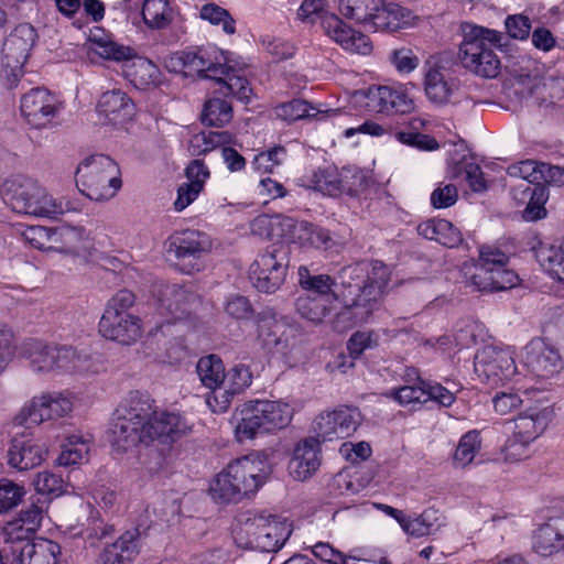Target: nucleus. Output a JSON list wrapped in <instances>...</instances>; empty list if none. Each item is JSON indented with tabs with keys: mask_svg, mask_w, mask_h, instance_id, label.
I'll return each mask as SVG.
<instances>
[{
	"mask_svg": "<svg viewBox=\"0 0 564 564\" xmlns=\"http://www.w3.org/2000/svg\"><path fill=\"white\" fill-rule=\"evenodd\" d=\"M509 79L513 83V86H517L522 100L536 94L542 86V78L538 74H531L523 69L510 74Z\"/></svg>",
	"mask_w": 564,
	"mask_h": 564,
	"instance_id": "nucleus-62",
	"label": "nucleus"
},
{
	"mask_svg": "<svg viewBox=\"0 0 564 564\" xmlns=\"http://www.w3.org/2000/svg\"><path fill=\"white\" fill-rule=\"evenodd\" d=\"M292 527L286 520L253 513L240 520L238 539L246 538L245 546L261 552H276L289 540Z\"/></svg>",
	"mask_w": 564,
	"mask_h": 564,
	"instance_id": "nucleus-9",
	"label": "nucleus"
},
{
	"mask_svg": "<svg viewBox=\"0 0 564 564\" xmlns=\"http://www.w3.org/2000/svg\"><path fill=\"white\" fill-rule=\"evenodd\" d=\"M24 495L25 490L22 486L7 479L0 480V513L17 507Z\"/></svg>",
	"mask_w": 564,
	"mask_h": 564,
	"instance_id": "nucleus-63",
	"label": "nucleus"
},
{
	"mask_svg": "<svg viewBox=\"0 0 564 564\" xmlns=\"http://www.w3.org/2000/svg\"><path fill=\"white\" fill-rule=\"evenodd\" d=\"M494 251L489 246L479 248V261L475 264V273L471 275V284L480 292L494 291Z\"/></svg>",
	"mask_w": 564,
	"mask_h": 564,
	"instance_id": "nucleus-47",
	"label": "nucleus"
},
{
	"mask_svg": "<svg viewBox=\"0 0 564 564\" xmlns=\"http://www.w3.org/2000/svg\"><path fill=\"white\" fill-rule=\"evenodd\" d=\"M410 11L405 10L397 3H388L379 6L369 24L373 31L394 32L408 24Z\"/></svg>",
	"mask_w": 564,
	"mask_h": 564,
	"instance_id": "nucleus-40",
	"label": "nucleus"
},
{
	"mask_svg": "<svg viewBox=\"0 0 564 564\" xmlns=\"http://www.w3.org/2000/svg\"><path fill=\"white\" fill-rule=\"evenodd\" d=\"M297 17L306 23L319 21L326 33V21H328V18L336 15L326 10L325 0H304L297 10Z\"/></svg>",
	"mask_w": 564,
	"mask_h": 564,
	"instance_id": "nucleus-60",
	"label": "nucleus"
},
{
	"mask_svg": "<svg viewBox=\"0 0 564 564\" xmlns=\"http://www.w3.org/2000/svg\"><path fill=\"white\" fill-rule=\"evenodd\" d=\"M290 248L275 242L259 252L249 267V279L263 293H274L283 284L289 268Z\"/></svg>",
	"mask_w": 564,
	"mask_h": 564,
	"instance_id": "nucleus-10",
	"label": "nucleus"
},
{
	"mask_svg": "<svg viewBox=\"0 0 564 564\" xmlns=\"http://www.w3.org/2000/svg\"><path fill=\"white\" fill-rule=\"evenodd\" d=\"M63 109V101L44 87L31 88L20 99L21 116L30 127L35 129L51 127Z\"/></svg>",
	"mask_w": 564,
	"mask_h": 564,
	"instance_id": "nucleus-13",
	"label": "nucleus"
},
{
	"mask_svg": "<svg viewBox=\"0 0 564 564\" xmlns=\"http://www.w3.org/2000/svg\"><path fill=\"white\" fill-rule=\"evenodd\" d=\"M139 531H126L115 542L106 544L95 564H130L139 553Z\"/></svg>",
	"mask_w": 564,
	"mask_h": 564,
	"instance_id": "nucleus-28",
	"label": "nucleus"
},
{
	"mask_svg": "<svg viewBox=\"0 0 564 564\" xmlns=\"http://www.w3.org/2000/svg\"><path fill=\"white\" fill-rule=\"evenodd\" d=\"M524 364L533 376L541 379L552 378L563 367L558 351L542 339H532L525 346Z\"/></svg>",
	"mask_w": 564,
	"mask_h": 564,
	"instance_id": "nucleus-21",
	"label": "nucleus"
},
{
	"mask_svg": "<svg viewBox=\"0 0 564 564\" xmlns=\"http://www.w3.org/2000/svg\"><path fill=\"white\" fill-rule=\"evenodd\" d=\"M98 326L102 337L121 345L130 346L142 337L141 318L134 314L102 315Z\"/></svg>",
	"mask_w": 564,
	"mask_h": 564,
	"instance_id": "nucleus-22",
	"label": "nucleus"
},
{
	"mask_svg": "<svg viewBox=\"0 0 564 564\" xmlns=\"http://www.w3.org/2000/svg\"><path fill=\"white\" fill-rule=\"evenodd\" d=\"M499 183L508 187L511 198L517 205H527L523 210V218L528 221H535L546 216L544 207L549 199V189L544 184L520 181L519 183H507V177L500 175Z\"/></svg>",
	"mask_w": 564,
	"mask_h": 564,
	"instance_id": "nucleus-17",
	"label": "nucleus"
},
{
	"mask_svg": "<svg viewBox=\"0 0 564 564\" xmlns=\"http://www.w3.org/2000/svg\"><path fill=\"white\" fill-rule=\"evenodd\" d=\"M209 249L210 240L207 235L197 230H184L170 238L167 252L174 254L183 272L191 274L202 269L198 260Z\"/></svg>",
	"mask_w": 564,
	"mask_h": 564,
	"instance_id": "nucleus-14",
	"label": "nucleus"
},
{
	"mask_svg": "<svg viewBox=\"0 0 564 564\" xmlns=\"http://www.w3.org/2000/svg\"><path fill=\"white\" fill-rule=\"evenodd\" d=\"M294 218L276 215H259L250 224L253 235L269 239H286L289 240Z\"/></svg>",
	"mask_w": 564,
	"mask_h": 564,
	"instance_id": "nucleus-38",
	"label": "nucleus"
},
{
	"mask_svg": "<svg viewBox=\"0 0 564 564\" xmlns=\"http://www.w3.org/2000/svg\"><path fill=\"white\" fill-rule=\"evenodd\" d=\"M533 550L543 556L564 550V521L554 519L542 524L533 535Z\"/></svg>",
	"mask_w": 564,
	"mask_h": 564,
	"instance_id": "nucleus-33",
	"label": "nucleus"
},
{
	"mask_svg": "<svg viewBox=\"0 0 564 564\" xmlns=\"http://www.w3.org/2000/svg\"><path fill=\"white\" fill-rule=\"evenodd\" d=\"M76 185L91 200H108L122 185L119 166L104 154L88 156L77 166Z\"/></svg>",
	"mask_w": 564,
	"mask_h": 564,
	"instance_id": "nucleus-7",
	"label": "nucleus"
},
{
	"mask_svg": "<svg viewBox=\"0 0 564 564\" xmlns=\"http://www.w3.org/2000/svg\"><path fill=\"white\" fill-rule=\"evenodd\" d=\"M13 425L32 429L47 422L43 392L28 400L12 419Z\"/></svg>",
	"mask_w": 564,
	"mask_h": 564,
	"instance_id": "nucleus-44",
	"label": "nucleus"
},
{
	"mask_svg": "<svg viewBox=\"0 0 564 564\" xmlns=\"http://www.w3.org/2000/svg\"><path fill=\"white\" fill-rule=\"evenodd\" d=\"M509 253L496 248V292L507 291L520 284L519 274L513 269H508Z\"/></svg>",
	"mask_w": 564,
	"mask_h": 564,
	"instance_id": "nucleus-57",
	"label": "nucleus"
},
{
	"mask_svg": "<svg viewBox=\"0 0 564 564\" xmlns=\"http://www.w3.org/2000/svg\"><path fill=\"white\" fill-rule=\"evenodd\" d=\"M541 161L523 160L503 167L496 164V180L499 181L500 175L507 177V183H519L520 181L531 182L532 184L541 183Z\"/></svg>",
	"mask_w": 564,
	"mask_h": 564,
	"instance_id": "nucleus-42",
	"label": "nucleus"
},
{
	"mask_svg": "<svg viewBox=\"0 0 564 564\" xmlns=\"http://www.w3.org/2000/svg\"><path fill=\"white\" fill-rule=\"evenodd\" d=\"M33 485L37 494L46 496L50 499L64 494L65 484L62 476L48 470L37 473Z\"/></svg>",
	"mask_w": 564,
	"mask_h": 564,
	"instance_id": "nucleus-61",
	"label": "nucleus"
},
{
	"mask_svg": "<svg viewBox=\"0 0 564 564\" xmlns=\"http://www.w3.org/2000/svg\"><path fill=\"white\" fill-rule=\"evenodd\" d=\"M516 350L512 346L496 347V389L498 384H519L520 373L518 371Z\"/></svg>",
	"mask_w": 564,
	"mask_h": 564,
	"instance_id": "nucleus-45",
	"label": "nucleus"
},
{
	"mask_svg": "<svg viewBox=\"0 0 564 564\" xmlns=\"http://www.w3.org/2000/svg\"><path fill=\"white\" fill-rule=\"evenodd\" d=\"M21 355L29 360L30 368L41 375H65L79 370L87 358L72 345L50 344L40 339H26Z\"/></svg>",
	"mask_w": 564,
	"mask_h": 564,
	"instance_id": "nucleus-6",
	"label": "nucleus"
},
{
	"mask_svg": "<svg viewBox=\"0 0 564 564\" xmlns=\"http://www.w3.org/2000/svg\"><path fill=\"white\" fill-rule=\"evenodd\" d=\"M452 161L455 177H464L474 192H481L487 188L482 172L479 165L474 163L473 158L463 155L460 160L453 158Z\"/></svg>",
	"mask_w": 564,
	"mask_h": 564,
	"instance_id": "nucleus-53",
	"label": "nucleus"
},
{
	"mask_svg": "<svg viewBox=\"0 0 564 564\" xmlns=\"http://www.w3.org/2000/svg\"><path fill=\"white\" fill-rule=\"evenodd\" d=\"M445 72L446 68L435 61H427L424 65V91L434 104L448 102L456 88L455 82L447 79Z\"/></svg>",
	"mask_w": 564,
	"mask_h": 564,
	"instance_id": "nucleus-29",
	"label": "nucleus"
},
{
	"mask_svg": "<svg viewBox=\"0 0 564 564\" xmlns=\"http://www.w3.org/2000/svg\"><path fill=\"white\" fill-rule=\"evenodd\" d=\"M553 417V406L535 405L529 408L524 414L519 415L517 419H507L499 422V424L503 427L505 434L511 432L514 437H521L531 443L545 431ZM497 423L498 421L496 420Z\"/></svg>",
	"mask_w": 564,
	"mask_h": 564,
	"instance_id": "nucleus-19",
	"label": "nucleus"
},
{
	"mask_svg": "<svg viewBox=\"0 0 564 564\" xmlns=\"http://www.w3.org/2000/svg\"><path fill=\"white\" fill-rule=\"evenodd\" d=\"M197 375L202 383L213 391L212 402L218 403V393L223 388L226 379L225 367L219 357L216 355H208L202 357L196 365Z\"/></svg>",
	"mask_w": 564,
	"mask_h": 564,
	"instance_id": "nucleus-39",
	"label": "nucleus"
},
{
	"mask_svg": "<svg viewBox=\"0 0 564 564\" xmlns=\"http://www.w3.org/2000/svg\"><path fill=\"white\" fill-rule=\"evenodd\" d=\"M218 88L216 93L227 97L232 96L242 102H249L252 89L247 78L237 76L231 67L226 65V73L214 79Z\"/></svg>",
	"mask_w": 564,
	"mask_h": 564,
	"instance_id": "nucleus-43",
	"label": "nucleus"
},
{
	"mask_svg": "<svg viewBox=\"0 0 564 564\" xmlns=\"http://www.w3.org/2000/svg\"><path fill=\"white\" fill-rule=\"evenodd\" d=\"M417 232L420 236L435 240L448 248L458 247L463 241L462 232L451 221L442 218L421 223L417 226Z\"/></svg>",
	"mask_w": 564,
	"mask_h": 564,
	"instance_id": "nucleus-37",
	"label": "nucleus"
},
{
	"mask_svg": "<svg viewBox=\"0 0 564 564\" xmlns=\"http://www.w3.org/2000/svg\"><path fill=\"white\" fill-rule=\"evenodd\" d=\"M98 109L109 121L117 124L131 118L134 105L124 91L112 89L100 96Z\"/></svg>",
	"mask_w": 564,
	"mask_h": 564,
	"instance_id": "nucleus-32",
	"label": "nucleus"
},
{
	"mask_svg": "<svg viewBox=\"0 0 564 564\" xmlns=\"http://www.w3.org/2000/svg\"><path fill=\"white\" fill-rule=\"evenodd\" d=\"M258 338L269 350L288 355L300 343V329L284 318L262 316L258 321Z\"/></svg>",
	"mask_w": 564,
	"mask_h": 564,
	"instance_id": "nucleus-16",
	"label": "nucleus"
},
{
	"mask_svg": "<svg viewBox=\"0 0 564 564\" xmlns=\"http://www.w3.org/2000/svg\"><path fill=\"white\" fill-rule=\"evenodd\" d=\"M326 35L339 44L345 51L361 55H368L372 52L370 39L350 26H348L338 17H330L326 21Z\"/></svg>",
	"mask_w": 564,
	"mask_h": 564,
	"instance_id": "nucleus-25",
	"label": "nucleus"
},
{
	"mask_svg": "<svg viewBox=\"0 0 564 564\" xmlns=\"http://www.w3.org/2000/svg\"><path fill=\"white\" fill-rule=\"evenodd\" d=\"M20 546L12 549L18 553L20 564H57L61 547L57 543L39 538L24 540Z\"/></svg>",
	"mask_w": 564,
	"mask_h": 564,
	"instance_id": "nucleus-30",
	"label": "nucleus"
},
{
	"mask_svg": "<svg viewBox=\"0 0 564 564\" xmlns=\"http://www.w3.org/2000/svg\"><path fill=\"white\" fill-rule=\"evenodd\" d=\"M382 0H339L340 13L357 23L369 25Z\"/></svg>",
	"mask_w": 564,
	"mask_h": 564,
	"instance_id": "nucleus-48",
	"label": "nucleus"
},
{
	"mask_svg": "<svg viewBox=\"0 0 564 564\" xmlns=\"http://www.w3.org/2000/svg\"><path fill=\"white\" fill-rule=\"evenodd\" d=\"M460 31L463 40L457 58L462 67L477 76L494 78V30L463 22Z\"/></svg>",
	"mask_w": 564,
	"mask_h": 564,
	"instance_id": "nucleus-8",
	"label": "nucleus"
},
{
	"mask_svg": "<svg viewBox=\"0 0 564 564\" xmlns=\"http://www.w3.org/2000/svg\"><path fill=\"white\" fill-rule=\"evenodd\" d=\"M437 521V511L429 509L415 518H410L405 516L404 521H402L401 523V528L408 534L419 538L430 535L436 532L437 529L441 527V523H438Z\"/></svg>",
	"mask_w": 564,
	"mask_h": 564,
	"instance_id": "nucleus-51",
	"label": "nucleus"
},
{
	"mask_svg": "<svg viewBox=\"0 0 564 564\" xmlns=\"http://www.w3.org/2000/svg\"><path fill=\"white\" fill-rule=\"evenodd\" d=\"M188 426L181 416H167L163 422L142 425L140 421H132L118 415L112 421L109 440L112 448L118 453H126L139 444L149 445L158 440L162 443L175 442L187 433Z\"/></svg>",
	"mask_w": 564,
	"mask_h": 564,
	"instance_id": "nucleus-2",
	"label": "nucleus"
},
{
	"mask_svg": "<svg viewBox=\"0 0 564 564\" xmlns=\"http://www.w3.org/2000/svg\"><path fill=\"white\" fill-rule=\"evenodd\" d=\"M295 307L303 318L313 323H321L337 308V304L323 300V297L305 294L296 299Z\"/></svg>",
	"mask_w": 564,
	"mask_h": 564,
	"instance_id": "nucleus-46",
	"label": "nucleus"
},
{
	"mask_svg": "<svg viewBox=\"0 0 564 564\" xmlns=\"http://www.w3.org/2000/svg\"><path fill=\"white\" fill-rule=\"evenodd\" d=\"M293 417L290 404L274 400H251L242 404L235 427L239 443L258 434L272 433L286 427Z\"/></svg>",
	"mask_w": 564,
	"mask_h": 564,
	"instance_id": "nucleus-4",
	"label": "nucleus"
},
{
	"mask_svg": "<svg viewBox=\"0 0 564 564\" xmlns=\"http://www.w3.org/2000/svg\"><path fill=\"white\" fill-rule=\"evenodd\" d=\"M89 444L88 441L79 435H72L63 445L62 452L57 458L61 466H73L88 460Z\"/></svg>",
	"mask_w": 564,
	"mask_h": 564,
	"instance_id": "nucleus-52",
	"label": "nucleus"
},
{
	"mask_svg": "<svg viewBox=\"0 0 564 564\" xmlns=\"http://www.w3.org/2000/svg\"><path fill=\"white\" fill-rule=\"evenodd\" d=\"M154 294L158 301V313L167 324L186 317L199 302L197 294L178 284H160Z\"/></svg>",
	"mask_w": 564,
	"mask_h": 564,
	"instance_id": "nucleus-15",
	"label": "nucleus"
},
{
	"mask_svg": "<svg viewBox=\"0 0 564 564\" xmlns=\"http://www.w3.org/2000/svg\"><path fill=\"white\" fill-rule=\"evenodd\" d=\"M294 227L290 232L289 241L305 248L327 250L333 246L329 231L308 221L293 220Z\"/></svg>",
	"mask_w": 564,
	"mask_h": 564,
	"instance_id": "nucleus-35",
	"label": "nucleus"
},
{
	"mask_svg": "<svg viewBox=\"0 0 564 564\" xmlns=\"http://www.w3.org/2000/svg\"><path fill=\"white\" fill-rule=\"evenodd\" d=\"M286 156V150L282 145H275L267 151L256 155L253 164L259 171L272 173L275 166H279Z\"/></svg>",
	"mask_w": 564,
	"mask_h": 564,
	"instance_id": "nucleus-64",
	"label": "nucleus"
},
{
	"mask_svg": "<svg viewBox=\"0 0 564 564\" xmlns=\"http://www.w3.org/2000/svg\"><path fill=\"white\" fill-rule=\"evenodd\" d=\"M36 31L29 23H22L7 36L2 45L1 74L10 88L17 87L24 74V65L35 44Z\"/></svg>",
	"mask_w": 564,
	"mask_h": 564,
	"instance_id": "nucleus-12",
	"label": "nucleus"
},
{
	"mask_svg": "<svg viewBox=\"0 0 564 564\" xmlns=\"http://www.w3.org/2000/svg\"><path fill=\"white\" fill-rule=\"evenodd\" d=\"M319 441L308 437L301 441L294 448L289 462V473L295 480L304 481L311 478L321 466Z\"/></svg>",
	"mask_w": 564,
	"mask_h": 564,
	"instance_id": "nucleus-24",
	"label": "nucleus"
},
{
	"mask_svg": "<svg viewBox=\"0 0 564 564\" xmlns=\"http://www.w3.org/2000/svg\"><path fill=\"white\" fill-rule=\"evenodd\" d=\"M479 448L480 438L478 432H467L460 437L458 442L453 456L454 464L458 467H466L473 462L475 454Z\"/></svg>",
	"mask_w": 564,
	"mask_h": 564,
	"instance_id": "nucleus-59",
	"label": "nucleus"
},
{
	"mask_svg": "<svg viewBox=\"0 0 564 564\" xmlns=\"http://www.w3.org/2000/svg\"><path fill=\"white\" fill-rule=\"evenodd\" d=\"M84 228L61 226L52 228L51 250L72 253L75 252L84 239Z\"/></svg>",
	"mask_w": 564,
	"mask_h": 564,
	"instance_id": "nucleus-50",
	"label": "nucleus"
},
{
	"mask_svg": "<svg viewBox=\"0 0 564 564\" xmlns=\"http://www.w3.org/2000/svg\"><path fill=\"white\" fill-rule=\"evenodd\" d=\"M267 477L264 463L253 456H243L229 463L209 487L212 498L217 502H238L254 494Z\"/></svg>",
	"mask_w": 564,
	"mask_h": 564,
	"instance_id": "nucleus-3",
	"label": "nucleus"
},
{
	"mask_svg": "<svg viewBox=\"0 0 564 564\" xmlns=\"http://www.w3.org/2000/svg\"><path fill=\"white\" fill-rule=\"evenodd\" d=\"M178 61L183 66L197 72L204 78L214 80L217 75L226 73V65L214 61L208 50L203 47L181 52Z\"/></svg>",
	"mask_w": 564,
	"mask_h": 564,
	"instance_id": "nucleus-36",
	"label": "nucleus"
},
{
	"mask_svg": "<svg viewBox=\"0 0 564 564\" xmlns=\"http://www.w3.org/2000/svg\"><path fill=\"white\" fill-rule=\"evenodd\" d=\"M361 414L356 408L343 406L321 413L314 421L313 430L323 441L349 437L359 426Z\"/></svg>",
	"mask_w": 564,
	"mask_h": 564,
	"instance_id": "nucleus-18",
	"label": "nucleus"
},
{
	"mask_svg": "<svg viewBox=\"0 0 564 564\" xmlns=\"http://www.w3.org/2000/svg\"><path fill=\"white\" fill-rule=\"evenodd\" d=\"M314 188L329 196H337L344 192L355 195L364 183V175L358 171L327 166L318 169L313 176Z\"/></svg>",
	"mask_w": 564,
	"mask_h": 564,
	"instance_id": "nucleus-20",
	"label": "nucleus"
},
{
	"mask_svg": "<svg viewBox=\"0 0 564 564\" xmlns=\"http://www.w3.org/2000/svg\"><path fill=\"white\" fill-rule=\"evenodd\" d=\"M299 282L300 285L317 297H323L328 302L338 304V295L334 291L336 281L328 274H311L306 267L299 268Z\"/></svg>",
	"mask_w": 564,
	"mask_h": 564,
	"instance_id": "nucleus-41",
	"label": "nucleus"
},
{
	"mask_svg": "<svg viewBox=\"0 0 564 564\" xmlns=\"http://www.w3.org/2000/svg\"><path fill=\"white\" fill-rule=\"evenodd\" d=\"M368 106L377 112L410 113L414 102L406 93L389 86L369 90Z\"/></svg>",
	"mask_w": 564,
	"mask_h": 564,
	"instance_id": "nucleus-27",
	"label": "nucleus"
},
{
	"mask_svg": "<svg viewBox=\"0 0 564 564\" xmlns=\"http://www.w3.org/2000/svg\"><path fill=\"white\" fill-rule=\"evenodd\" d=\"M43 394L47 422L63 419L73 411L74 401L70 393L62 391H45Z\"/></svg>",
	"mask_w": 564,
	"mask_h": 564,
	"instance_id": "nucleus-54",
	"label": "nucleus"
},
{
	"mask_svg": "<svg viewBox=\"0 0 564 564\" xmlns=\"http://www.w3.org/2000/svg\"><path fill=\"white\" fill-rule=\"evenodd\" d=\"M0 194L3 202L15 213L46 218L64 213L61 202L53 198L36 181L25 176L6 180Z\"/></svg>",
	"mask_w": 564,
	"mask_h": 564,
	"instance_id": "nucleus-5",
	"label": "nucleus"
},
{
	"mask_svg": "<svg viewBox=\"0 0 564 564\" xmlns=\"http://www.w3.org/2000/svg\"><path fill=\"white\" fill-rule=\"evenodd\" d=\"M44 460L43 448L31 440L14 437L8 449V464L18 470L32 469Z\"/></svg>",
	"mask_w": 564,
	"mask_h": 564,
	"instance_id": "nucleus-31",
	"label": "nucleus"
},
{
	"mask_svg": "<svg viewBox=\"0 0 564 564\" xmlns=\"http://www.w3.org/2000/svg\"><path fill=\"white\" fill-rule=\"evenodd\" d=\"M142 18L150 29H164L172 21V9L167 0H144Z\"/></svg>",
	"mask_w": 564,
	"mask_h": 564,
	"instance_id": "nucleus-49",
	"label": "nucleus"
},
{
	"mask_svg": "<svg viewBox=\"0 0 564 564\" xmlns=\"http://www.w3.org/2000/svg\"><path fill=\"white\" fill-rule=\"evenodd\" d=\"M44 509L40 500L31 502L20 511L17 518L9 521L4 527L7 541L24 542L29 540L40 528Z\"/></svg>",
	"mask_w": 564,
	"mask_h": 564,
	"instance_id": "nucleus-26",
	"label": "nucleus"
},
{
	"mask_svg": "<svg viewBox=\"0 0 564 564\" xmlns=\"http://www.w3.org/2000/svg\"><path fill=\"white\" fill-rule=\"evenodd\" d=\"M199 17L203 20L208 21L213 25L223 26V31L232 35L236 33V21L231 17L228 10L216 4V3H206L200 8Z\"/></svg>",
	"mask_w": 564,
	"mask_h": 564,
	"instance_id": "nucleus-58",
	"label": "nucleus"
},
{
	"mask_svg": "<svg viewBox=\"0 0 564 564\" xmlns=\"http://www.w3.org/2000/svg\"><path fill=\"white\" fill-rule=\"evenodd\" d=\"M391 278V270L379 260L361 261L339 271L340 283L345 288L357 286L358 293L349 304H345L329 319L334 330L347 332L368 323L380 307L384 291Z\"/></svg>",
	"mask_w": 564,
	"mask_h": 564,
	"instance_id": "nucleus-1",
	"label": "nucleus"
},
{
	"mask_svg": "<svg viewBox=\"0 0 564 564\" xmlns=\"http://www.w3.org/2000/svg\"><path fill=\"white\" fill-rule=\"evenodd\" d=\"M252 382V373L245 365H236L227 373L223 383L224 391L220 393L223 401L213 404L212 398H207V404L214 412H224L229 405V395L232 397L242 392Z\"/></svg>",
	"mask_w": 564,
	"mask_h": 564,
	"instance_id": "nucleus-34",
	"label": "nucleus"
},
{
	"mask_svg": "<svg viewBox=\"0 0 564 564\" xmlns=\"http://www.w3.org/2000/svg\"><path fill=\"white\" fill-rule=\"evenodd\" d=\"M521 387L511 383L501 387L498 384L496 389V415H507L517 412L522 404V399L519 395Z\"/></svg>",
	"mask_w": 564,
	"mask_h": 564,
	"instance_id": "nucleus-56",
	"label": "nucleus"
},
{
	"mask_svg": "<svg viewBox=\"0 0 564 564\" xmlns=\"http://www.w3.org/2000/svg\"><path fill=\"white\" fill-rule=\"evenodd\" d=\"M232 118V107L221 98H210L204 105L202 121L209 127H223Z\"/></svg>",
	"mask_w": 564,
	"mask_h": 564,
	"instance_id": "nucleus-55",
	"label": "nucleus"
},
{
	"mask_svg": "<svg viewBox=\"0 0 564 564\" xmlns=\"http://www.w3.org/2000/svg\"><path fill=\"white\" fill-rule=\"evenodd\" d=\"M132 421H140L142 425H150L154 422H163L167 416H180L176 413L161 412L154 410V400L144 392L131 391L116 411Z\"/></svg>",
	"mask_w": 564,
	"mask_h": 564,
	"instance_id": "nucleus-23",
	"label": "nucleus"
},
{
	"mask_svg": "<svg viewBox=\"0 0 564 564\" xmlns=\"http://www.w3.org/2000/svg\"><path fill=\"white\" fill-rule=\"evenodd\" d=\"M95 52L105 59L124 62L123 74L137 88L144 89L161 82L159 67L150 59L137 56L133 48L111 41L97 42Z\"/></svg>",
	"mask_w": 564,
	"mask_h": 564,
	"instance_id": "nucleus-11",
	"label": "nucleus"
}]
</instances>
